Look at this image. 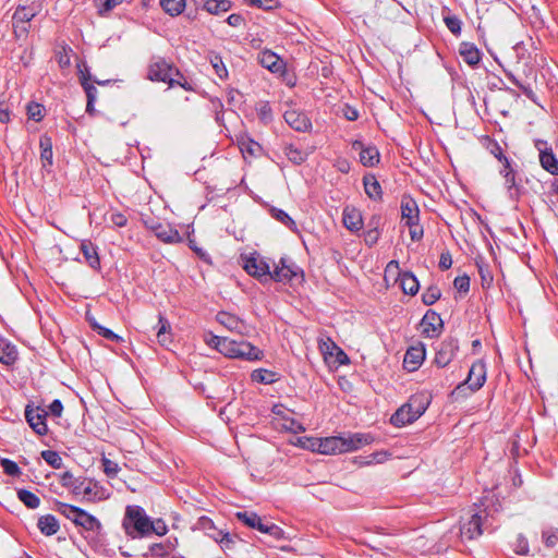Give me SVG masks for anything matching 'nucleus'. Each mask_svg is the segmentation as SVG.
Masks as SVG:
<instances>
[{
  "label": "nucleus",
  "mask_w": 558,
  "mask_h": 558,
  "mask_svg": "<svg viewBox=\"0 0 558 558\" xmlns=\"http://www.w3.org/2000/svg\"><path fill=\"white\" fill-rule=\"evenodd\" d=\"M454 288L460 291L466 293L470 289V278L464 276H458L453 280Z\"/></svg>",
  "instance_id": "774afa93"
},
{
  "label": "nucleus",
  "mask_w": 558,
  "mask_h": 558,
  "mask_svg": "<svg viewBox=\"0 0 558 558\" xmlns=\"http://www.w3.org/2000/svg\"><path fill=\"white\" fill-rule=\"evenodd\" d=\"M363 184L366 195L375 201L381 199L383 191L380 183L374 175H365L363 178Z\"/></svg>",
  "instance_id": "7c9ffc66"
},
{
  "label": "nucleus",
  "mask_w": 558,
  "mask_h": 558,
  "mask_svg": "<svg viewBox=\"0 0 558 558\" xmlns=\"http://www.w3.org/2000/svg\"><path fill=\"white\" fill-rule=\"evenodd\" d=\"M344 437L330 436L318 439L317 453L320 454H339L344 453Z\"/></svg>",
  "instance_id": "2eb2a0df"
},
{
  "label": "nucleus",
  "mask_w": 558,
  "mask_h": 558,
  "mask_svg": "<svg viewBox=\"0 0 558 558\" xmlns=\"http://www.w3.org/2000/svg\"><path fill=\"white\" fill-rule=\"evenodd\" d=\"M177 546V538H174L173 542L167 541L165 543H154L147 547V550L142 554V556L150 558H166Z\"/></svg>",
  "instance_id": "412c9836"
},
{
  "label": "nucleus",
  "mask_w": 558,
  "mask_h": 558,
  "mask_svg": "<svg viewBox=\"0 0 558 558\" xmlns=\"http://www.w3.org/2000/svg\"><path fill=\"white\" fill-rule=\"evenodd\" d=\"M124 0H94L95 5L100 15H105L112 11L117 5L121 4Z\"/></svg>",
  "instance_id": "de8ad7c7"
},
{
  "label": "nucleus",
  "mask_w": 558,
  "mask_h": 558,
  "mask_svg": "<svg viewBox=\"0 0 558 558\" xmlns=\"http://www.w3.org/2000/svg\"><path fill=\"white\" fill-rule=\"evenodd\" d=\"M271 216L281 223L289 227L291 230L296 229L295 221L284 210L279 208H271Z\"/></svg>",
  "instance_id": "49530a36"
},
{
  "label": "nucleus",
  "mask_w": 558,
  "mask_h": 558,
  "mask_svg": "<svg viewBox=\"0 0 558 558\" xmlns=\"http://www.w3.org/2000/svg\"><path fill=\"white\" fill-rule=\"evenodd\" d=\"M48 415V411L40 405L31 407L27 405L25 409V418L29 426L33 428L35 433L38 435H46L48 433V426L46 423V417Z\"/></svg>",
  "instance_id": "0eeeda50"
},
{
  "label": "nucleus",
  "mask_w": 558,
  "mask_h": 558,
  "mask_svg": "<svg viewBox=\"0 0 558 558\" xmlns=\"http://www.w3.org/2000/svg\"><path fill=\"white\" fill-rule=\"evenodd\" d=\"M428 401L423 395L412 396L408 403L392 414L390 422L395 426H404L416 421L427 409Z\"/></svg>",
  "instance_id": "f03ea898"
},
{
  "label": "nucleus",
  "mask_w": 558,
  "mask_h": 558,
  "mask_svg": "<svg viewBox=\"0 0 558 558\" xmlns=\"http://www.w3.org/2000/svg\"><path fill=\"white\" fill-rule=\"evenodd\" d=\"M104 472L109 477H114L119 472V465L117 462L111 461L108 458H102L101 460Z\"/></svg>",
  "instance_id": "bf43d9fd"
},
{
  "label": "nucleus",
  "mask_w": 558,
  "mask_h": 558,
  "mask_svg": "<svg viewBox=\"0 0 558 558\" xmlns=\"http://www.w3.org/2000/svg\"><path fill=\"white\" fill-rule=\"evenodd\" d=\"M352 148L359 151L360 161L365 167H374L379 162L380 155L375 146H365L362 142L355 141L352 144Z\"/></svg>",
  "instance_id": "4468645a"
},
{
  "label": "nucleus",
  "mask_w": 558,
  "mask_h": 558,
  "mask_svg": "<svg viewBox=\"0 0 558 558\" xmlns=\"http://www.w3.org/2000/svg\"><path fill=\"white\" fill-rule=\"evenodd\" d=\"M45 108L43 105L37 102H31L27 105V116L29 119L40 121L44 118Z\"/></svg>",
  "instance_id": "864d4df0"
},
{
  "label": "nucleus",
  "mask_w": 558,
  "mask_h": 558,
  "mask_svg": "<svg viewBox=\"0 0 558 558\" xmlns=\"http://www.w3.org/2000/svg\"><path fill=\"white\" fill-rule=\"evenodd\" d=\"M401 219L409 228L418 225L420 209L417 203L410 196H403L401 199Z\"/></svg>",
  "instance_id": "f8f14e48"
},
{
  "label": "nucleus",
  "mask_w": 558,
  "mask_h": 558,
  "mask_svg": "<svg viewBox=\"0 0 558 558\" xmlns=\"http://www.w3.org/2000/svg\"><path fill=\"white\" fill-rule=\"evenodd\" d=\"M89 75L81 72V84L86 93L87 100H89V106H93L97 97V88L89 83Z\"/></svg>",
  "instance_id": "a19ab883"
},
{
  "label": "nucleus",
  "mask_w": 558,
  "mask_h": 558,
  "mask_svg": "<svg viewBox=\"0 0 558 558\" xmlns=\"http://www.w3.org/2000/svg\"><path fill=\"white\" fill-rule=\"evenodd\" d=\"M259 63L272 73H281L284 71V62L270 50L262 51L258 54Z\"/></svg>",
  "instance_id": "aec40b11"
},
{
  "label": "nucleus",
  "mask_w": 558,
  "mask_h": 558,
  "mask_svg": "<svg viewBox=\"0 0 558 558\" xmlns=\"http://www.w3.org/2000/svg\"><path fill=\"white\" fill-rule=\"evenodd\" d=\"M421 326L425 337L436 338L444 329V322L438 313L428 310L421 320Z\"/></svg>",
  "instance_id": "1a4fd4ad"
},
{
  "label": "nucleus",
  "mask_w": 558,
  "mask_h": 558,
  "mask_svg": "<svg viewBox=\"0 0 558 558\" xmlns=\"http://www.w3.org/2000/svg\"><path fill=\"white\" fill-rule=\"evenodd\" d=\"M318 439L317 437H299L296 445L303 449L317 452Z\"/></svg>",
  "instance_id": "4d7b16f0"
},
{
  "label": "nucleus",
  "mask_w": 558,
  "mask_h": 558,
  "mask_svg": "<svg viewBox=\"0 0 558 558\" xmlns=\"http://www.w3.org/2000/svg\"><path fill=\"white\" fill-rule=\"evenodd\" d=\"M458 341L456 339H446L442 342H440L436 354L434 362L439 367L447 366L454 357L456 352L458 351Z\"/></svg>",
  "instance_id": "9b49d317"
},
{
  "label": "nucleus",
  "mask_w": 558,
  "mask_h": 558,
  "mask_svg": "<svg viewBox=\"0 0 558 558\" xmlns=\"http://www.w3.org/2000/svg\"><path fill=\"white\" fill-rule=\"evenodd\" d=\"M210 63L216 72V74L221 78L225 80L228 77V70L221 59L220 56L214 54L210 57Z\"/></svg>",
  "instance_id": "603ef678"
},
{
  "label": "nucleus",
  "mask_w": 558,
  "mask_h": 558,
  "mask_svg": "<svg viewBox=\"0 0 558 558\" xmlns=\"http://www.w3.org/2000/svg\"><path fill=\"white\" fill-rule=\"evenodd\" d=\"M38 529L47 536L54 535L59 531V522L52 514H46L39 518Z\"/></svg>",
  "instance_id": "473e14b6"
},
{
  "label": "nucleus",
  "mask_w": 558,
  "mask_h": 558,
  "mask_svg": "<svg viewBox=\"0 0 558 558\" xmlns=\"http://www.w3.org/2000/svg\"><path fill=\"white\" fill-rule=\"evenodd\" d=\"M17 497L29 509H36L40 505V499L27 489H20Z\"/></svg>",
  "instance_id": "ea45409f"
},
{
  "label": "nucleus",
  "mask_w": 558,
  "mask_h": 558,
  "mask_svg": "<svg viewBox=\"0 0 558 558\" xmlns=\"http://www.w3.org/2000/svg\"><path fill=\"white\" fill-rule=\"evenodd\" d=\"M217 322L226 327L228 330L236 332L242 336H248L253 328L245 320L241 319L236 315L221 311L216 316Z\"/></svg>",
  "instance_id": "6e6552de"
},
{
  "label": "nucleus",
  "mask_w": 558,
  "mask_h": 558,
  "mask_svg": "<svg viewBox=\"0 0 558 558\" xmlns=\"http://www.w3.org/2000/svg\"><path fill=\"white\" fill-rule=\"evenodd\" d=\"M250 5L264 10H272L278 7L277 0H247Z\"/></svg>",
  "instance_id": "338daca9"
},
{
  "label": "nucleus",
  "mask_w": 558,
  "mask_h": 558,
  "mask_svg": "<svg viewBox=\"0 0 558 558\" xmlns=\"http://www.w3.org/2000/svg\"><path fill=\"white\" fill-rule=\"evenodd\" d=\"M486 381V365L482 360L474 362L469 371L468 378L464 385H468L472 391L481 389ZM462 385H459L457 389H460Z\"/></svg>",
  "instance_id": "9d476101"
},
{
  "label": "nucleus",
  "mask_w": 558,
  "mask_h": 558,
  "mask_svg": "<svg viewBox=\"0 0 558 558\" xmlns=\"http://www.w3.org/2000/svg\"><path fill=\"white\" fill-rule=\"evenodd\" d=\"M286 122L298 132H307L312 128V122L307 116L295 109H290L284 112Z\"/></svg>",
  "instance_id": "dca6fc26"
},
{
  "label": "nucleus",
  "mask_w": 558,
  "mask_h": 558,
  "mask_svg": "<svg viewBox=\"0 0 558 558\" xmlns=\"http://www.w3.org/2000/svg\"><path fill=\"white\" fill-rule=\"evenodd\" d=\"M424 359V348L411 347L404 354L403 365L407 369L413 372L418 368Z\"/></svg>",
  "instance_id": "b1692460"
},
{
  "label": "nucleus",
  "mask_w": 558,
  "mask_h": 558,
  "mask_svg": "<svg viewBox=\"0 0 558 558\" xmlns=\"http://www.w3.org/2000/svg\"><path fill=\"white\" fill-rule=\"evenodd\" d=\"M444 22H445L446 26L448 27V29H449L452 34H454V35L460 34L462 23H461V20H460L459 17H457V16H454V15H452V16H446V17L444 19Z\"/></svg>",
  "instance_id": "680f3d73"
},
{
  "label": "nucleus",
  "mask_w": 558,
  "mask_h": 558,
  "mask_svg": "<svg viewBox=\"0 0 558 558\" xmlns=\"http://www.w3.org/2000/svg\"><path fill=\"white\" fill-rule=\"evenodd\" d=\"M318 348L325 356H331L339 347L330 337H324L318 339Z\"/></svg>",
  "instance_id": "8fccbe9b"
},
{
  "label": "nucleus",
  "mask_w": 558,
  "mask_h": 558,
  "mask_svg": "<svg viewBox=\"0 0 558 558\" xmlns=\"http://www.w3.org/2000/svg\"><path fill=\"white\" fill-rule=\"evenodd\" d=\"M373 437L366 434H353L348 438H344L345 444L343 445L344 452L355 451L365 445L372 442Z\"/></svg>",
  "instance_id": "bb28decb"
},
{
  "label": "nucleus",
  "mask_w": 558,
  "mask_h": 558,
  "mask_svg": "<svg viewBox=\"0 0 558 558\" xmlns=\"http://www.w3.org/2000/svg\"><path fill=\"white\" fill-rule=\"evenodd\" d=\"M57 510L62 515H64L66 519L71 520L73 523H75L81 508L69 505V504H64V502H58Z\"/></svg>",
  "instance_id": "c03bdc74"
},
{
  "label": "nucleus",
  "mask_w": 558,
  "mask_h": 558,
  "mask_svg": "<svg viewBox=\"0 0 558 558\" xmlns=\"http://www.w3.org/2000/svg\"><path fill=\"white\" fill-rule=\"evenodd\" d=\"M296 276V271L286 264L284 258H280L279 263L275 265V269L270 271L269 280L277 282H289Z\"/></svg>",
  "instance_id": "5701e85b"
},
{
  "label": "nucleus",
  "mask_w": 558,
  "mask_h": 558,
  "mask_svg": "<svg viewBox=\"0 0 558 558\" xmlns=\"http://www.w3.org/2000/svg\"><path fill=\"white\" fill-rule=\"evenodd\" d=\"M37 5H19L13 14V27L17 36L28 32V23L37 15Z\"/></svg>",
  "instance_id": "423d86ee"
},
{
  "label": "nucleus",
  "mask_w": 558,
  "mask_h": 558,
  "mask_svg": "<svg viewBox=\"0 0 558 558\" xmlns=\"http://www.w3.org/2000/svg\"><path fill=\"white\" fill-rule=\"evenodd\" d=\"M209 537L220 544L222 550H231L234 542L228 532L209 533Z\"/></svg>",
  "instance_id": "79ce46f5"
},
{
  "label": "nucleus",
  "mask_w": 558,
  "mask_h": 558,
  "mask_svg": "<svg viewBox=\"0 0 558 558\" xmlns=\"http://www.w3.org/2000/svg\"><path fill=\"white\" fill-rule=\"evenodd\" d=\"M235 517L239 521H241L251 529H255L256 524L258 523V520L260 519V517L253 511H239L235 513Z\"/></svg>",
  "instance_id": "37998d69"
},
{
  "label": "nucleus",
  "mask_w": 558,
  "mask_h": 558,
  "mask_svg": "<svg viewBox=\"0 0 558 558\" xmlns=\"http://www.w3.org/2000/svg\"><path fill=\"white\" fill-rule=\"evenodd\" d=\"M245 271L257 278L260 282H266L270 277V264L257 253H253L243 259Z\"/></svg>",
  "instance_id": "39448f33"
},
{
  "label": "nucleus",
  "mask_w": 558,
  "mask_h": 558,
  "mask_svg": "<svg viewBox=\"0 0 558 558\" xmlns=\"http://www.w3.org/2000/svg\"><path fill=\"white\" fill-rule=\"evenodd\" d=\"M168 532V526L162 519H151L142 512V537L150 534L163 536Z\"/></svg>",
  "instance_id": "f3484780"
},
{
  "label": "nucleus",
  "mask_w": 558,
  "mask_h": 558,
  "mask_svg": "<svg viewBox=\"0 0 558 558\" xmlns=\"http://www.w3.org/2000/svg\"><path fill=\"white\" fill-rule=\"evenodd\" d=\"M207 343L231 359L257 361L264 356L260 349L247 341H236L227 337L211 336Z\"/></svg>",
  "instance_id": "f257e3e1"
},
{
  "label": "nucleus",
  "mask_w": 558,
  "mask_h": 558,
  "mask_svg": "<svg viewBox=\"0 0 558 558\" xmlns=\"http://www.w3.org/2000/svg\"><path fill=\"white\" fill-rule=\"evenodd\" d=\"M74 524L82 526L87 531H95L100 527V522L83 509L80 510Z\"/></svg>",
  "instance_id": "c9c22d12"
},
{
  "label": "nucleus",
  "mask_w": 558,
  "mask_h": 558,
  "mask_svg": "<svg viewBox=\"0 0 558 558\" xmlns=\"http://www.w3.org/2000/svg\"><path fill=\"white\" fill-rule=\"evenodd\" d=\"M251 378L255 383L272 384L276 380V373L265 368H259L252 372Z\"/></svg>",
  "instance_id": "58836bf2"
},
{
  "label": "nucleus",
  "mask_w": 558,
  "mask_h": 558,
  "mask_svg": "<svg viewBox=\"0 0 558 558\" xmlns=\"http://www.w3.org/2000/svg\"><path fill=\"white\" fill-rule=\"evenodd\" d=\"M485 511H466L460 519V537L462 541H473L483 534V520Z\"/></svg>",
  "instance_id": "20e7f679"
},
{
  "label": "nucleus",
  "mask_w": 558,
  "mask_h": 558,
  "mask_svg": "<svg viewBox=\"0 0 558 558\" xmlns=\"http://www.w3.org/2000/svg\"><path fill=\"white\" fill-rule=\"evenodd\" d=\"M399 286L405 294L415 295L418 292L420 283L412 272L399 274Z\"/></svg>",
  "instance_id": "a878e982"
},
{
  "label": "nucleus",
  "mask_w": 558,
  "mask_h": 558,
  "mask_svg": "<svg viewBox=\"0 0 558 558\" xmlns=\"http://www.w3.org/2000/svg\"><path fill=\"white\" fill-rule=\"evenodd\" d=\"M379 236H380V232H379L378 228L374 227L364 233V241H365L366 245L372 247L373 245H375L378 242Z\"/></svg>",
  "instance_id": "0e129e2a"
},
{
  "label": "nucleus",
  "mask_w": 558,
  "mask_h": 558,
  "mask_svg": "<svg viewBox=\"0 0 558 558\" xmlns=\"http://www.w3.org/2000/svg\"><path fill=\"white\" fill-rule=\"evenodd\" d=\"M542 167L551 174H558V159L551 149L542 150L539 154Z\"/></svg>",
  "instance_id": "f704fd0d"
},
{
  "label": "nucleus",
  "mask_w": 558,
  "mask_h": 558,
  "mask_svg": "<svg viewBox=\"0 0 558 558\" xmlns=\"http://www.w3.org/2000/svg\"><path fill=\"white\" fill-rule=\"evenodd\" d=\"M501 173H504L506 186L511 190L515 185V177L508 158H505V165Z\"/></svg>",
  "instance_id": "5fc2aeb1"
},
{
  "label": "nucleus",
  "mask_w": 558,
  "mask_h": 558,
  "mask_svg": "<svg viewBox=\"0 0 558 558\" xmlns=\"http://www.w3.org/2000/svg\"><path fill=\"white\" fill-rule=\"evenodd\" d=\"M88 322L90 324V326L93 327L94 330L98 331L99 335H101L102 337H105L106 339L108 340H117L119 337L113 332L111 331L110 329L106 328V327H102L100 326L99 324H97L95 322V319L93 318H89L88 317Z\"/></svg>",
  "instance_id": "13d9d810"
},
{
  "label": "nucleus",
  "mask_w": 558,
  "mask_h": 558,
  "mask_svg": "<svg viewBox=\"0 0 558 558\" xmlns=\"http://www.w3.org/2000/svg\"><path fill=\"white\" fill-rule=\"evenodd\" d=\"M282 427L293 434H299L305 430L303 425L294 418H286Z\"/></svg>",
  "instance_id": "69168bd1"
},
{
  "label": "nucleus",
  "mask_w": 558,
  "mask_h": 558,
  "mask_svg": "<svg viewBox=\"0 0 558 558\" xmlns=\"http://www.w3.org/2000/svg\"><path fill=\"white\" fill-rule=\"evenodd\" d=\"M459 53L463 61L472 66L478 64L482 58L478 48L474 44L468 41L460 44Z\"/></svg>",
  "instance_id": "393cba45"
},
{
  "label": "nucleus",
  "mask_w": 558,
  "mask_h": 558,
  "mask_svg": "<svg viewBox=\"0 0 558 558\" xmlns=\"http://www.w3.org/2000/svg\"><path fill=\"white\" fill-rule=\"evenodd\" d=\"M178 77H182L179 70L165 59L158 58L148 65L147 78L151 82H161L169 86L178 84L185 88Z\"/></svg>",
  "instance_id": "7ed1b4c3"
},
{
  "label": "nucleus",
  "mask_w": 558,
  "mask_h": 558,
  "mask_svg": "<svg viewBox=\"0 0 558 558\" xmlns=\"http://www.w3.org/2000/svg\"><path fill=\"white\" fill-rule=\"evenodd\" d=\"M163 11L170 16L180 15L185 9V0H160L159 1Z\"/></svg>",
  "instance_id": "4c0bfd02"
},
{
  "label": "nucleus",
  "mask_w": 558,
  "mask_h": 558,
  "mask_svg": "<svg viewBox=\"0 0 558 558\" xmlns=\"http://www.w3.org/2000/svg\"><path fill=\"white\" fill-rule=\"evenodd\" d=\"M282 150H283V154L287 156V158L294 165L303 163L310 155L308 151L296 147L292 143L284 144L282 147Z\"/></svg>",
  "instance_id": "c756f323"
},
{
  "label": "nucleus",
  "mask_w": 558,
  "mask_h": 558,
  "mask_svg": "<svg viewBox=\"0 0 558 558\" xmlns=\"http://www.w3.org/2000/svg\"><path fill=\"white\" fill-rule=\"evenodd\" d=\"M41 458L53 469H60L62 466V458L57 451L44 450L41 451Z\"/></svg>",
  "instance_id": "3c124183"
},
{
  "label": "nucleus",
  "mask_w": 558,
  "mask_h": 558,
  "mask_svg": "<svg viewBox=\"0 0 558 558\" xmlns=\"http://www.w3.org/2000/svg\"><path fill=\"white\" fill-rule=\"evenodd\" d=\"M441 296L440 289L436 286L429 287L422 294V301L425 305H432L436 303Z\"/></svg>",
  "instance_id": "09e8293b"
},
{
  "label": "nucleus",
  "mask_w": 558,
  "mask_h": 558,
  "mask_svg": "<svg viewBox=\"0 0 558 558\" xmlns=\"http://www.w3.org/2000/svg\"><path fill=\"white\" fill-rule=\"evenodd\" d=\"M80 248L86 263L94 269L99 268L100 260L97 253V247L90 241H82Z\"/></svg>",
  "instance_id": "c85d7f7f"
},
{
  "label": "nucleus",
  "mask_w": 558,
  "mask_h": 558,
  "mask_svg": "<svg viewBox=\"0 0 558 558\" xmlns=\"http://www.w3.org/2000/svg\"><path fill=\"white\" fill-rule=\"evenodd\" d=\"M197 526L199 530L204 531L208 536L209 533L216 534L217 532H222L221 530H218L213 520L208 517H201L197 522Z\"/></svg>",
  "instance_id": "6e6d98bb"
},
{
  "label": "nucleus",
  "mask_w": 558,
  "mask_h": 558,
  "mask_svg": "<svg viewBox=\"0 0 558 558\" xmlns=\"http://www.w3.org/2000/svg\"><path fill=\"white\" fill-rule=\"evenodd\" d=\"M83 498L87 501H102L110 497V492L99 483L88 480L82 490Z\"/></svg>",
  "instance_id": "a211bd4d"
},
{
  "label": "nucleus",
  "mask_w": 558,
  "mask_h": 558,
  "mask_svg": "<svg viewBox=\"0 0 558 558\" xmlns=\"http://www.w3.org/2000/svg\"><path fill=\"white\" fill-rule=\"evenodd\" d=\"M17 359V351L13 344L3 339L0 343V362L5 365L13 364Z\"/></svg>",
  "instance_id": "72a5a7b5"
},
{
  "label": "nucleus",
  "mask_w": 558,
  "mask_h": 558,
  "mask_svg": "<svg viewBox=\"0 0 558 558\" xmlns=\"http://www.w3.org/2000/svg\"><path fill=\"white\" fill-rule=\"evenodd\" d=\"M240 149L243 154H248L251 156H256L257 153L259 151L260 149V146L258 143L254 142V141H243L241 142L240 144Z\"/></svg>",
  "instance_id": "052dcab7"
},
{
  "label": "nucleus",
  "mask_w": 558,
  "mask_h": 558,
  "mask_svg": "<svg viewBox=\"0 0 558 558\" xmlns=\"http://www.w3.org/2000/svg\"><path fill=\"white\" fill-rule=\"evenodd\" d=\"M40 146V161L44 169H48L52 166L53 153L52 142L47 135H43L39 141Z\"/></svg>",
  "instance_id": "cd10ccee"
},
{
  "label": "nucleus",
  "mask_w": 558,
  "mask_h": 558,
  "mask_svg": "<svg viewBox=\"0 0 558 558\" xmlns=\"http://www.w3.org/2000/svg\"><path fill=\"white\" fill-rule=\"evenodd\" d=\"M208 13L218 15L228 12L231 9L229 0H206L203 5Z\"/></svg>",
  "instance_id": "e433bc0d"
},
{
  "label": "nucleus",
  "mask_w": 558,
  "mask_h": 558,
  "mask_svg": "<svg viewBox=\"0 0 558 558\" xmlns=\"http://www.w3.org/2000/svg\"><path fill=\"white\" fill-rule=\"evenodd\" d=\"M150 229L154 232V234L165 243H179L182 241V238L178 230L173 229L171 226L167 223L151 226Z\"/></svg>",
  "instance_id": "4be33fe9"
},
{
  "label": "nucleus",
  "mask_w": 558,
  "mask_h": 558,
  "mask_svg": "<svg viewBox=\"0 0 558 558\" xmlns=\"http://www.w3.org/2000/svg\"><path fill=\"white\" fill-rule=\"evenodd\" d=\"M122 526L132 538H136L140 535V506L126 507Z\"/></svg>",
  "instance_id": "ddd939ff"
},
{
  "label": "nucleus",
  "mask_w": 558,
  "mask_h": 558,
  "mask_svg": "<svg viewBox=\"0 0 558 558\" xmlns=\"http://www.w3.org/2000/svg\"><path fill=\"white\" fill-rule=\"evenodd\" d=\"M542 538L546 547H555L558 544V527H547L543 530Z\"/></svg>",
  "instance_id": "a18cd8bd"
},
{
  "label": "nucleus",
  "mask_w": 558,
  "mask_h": 558,
  "mask_svg": "<svg viewBox=\"0 0 558 558\" xmlns=\"http://www.w3.org/2000/svg\"><path fill=\"white\" fill-rule=\"evenodd\" d=\"M342 223L351 232H357L363 228L361 211L353 206H345L342 211Z\"/></svg>",
  "instance_id": "6ab92c4d"
},
{
  "label": "nucleus",
  "mask_w": 558,
  "mask_h": 558,
  "mask_svg": "<svg viewBox=\"0 0 558 558\" xmlns=\"http://www.w3.org/2000/svg\"><path fill=\"white\" fill-rule=\"evenodd\" d=\"M170 329L171 328L169 322L161 314H159L157 323V339L158 342L163 347L172 342Z\"/></svg>",
  "instance_id": "2f4dec72"
},
{
  "label": "nucleus",
  "mask_w": 558,
  "mask_h": 558,
  "mask_svg": "<svg viewBox=\"0 0 558 558\" xmlns=\"http://www.w3.org/2000/svg\"><path fill=\"white\" fill-rule=\"evenodd\" d=\"M1 466L4 471V473L8 475L16 476L21 473L19 465L10 459H2Z\"/></svg>",
  "instance_id": "e2e57ef3"
}]
</instances>
